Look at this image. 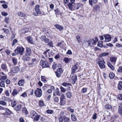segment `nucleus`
Here are the masks:
<instances>
[{
    "label": "nucleus",
    "mask_w": 122,
    "mask_h": 122,
    "mask_svg": "<svg viewBox=\"0 0 122 122\" xmlns=\"http://www.w3.org/2000/svg\"><path fill=\"white\" fill-rule=\"evenodd\" d=\"M26 49L25 54L23 55L22 59L25 61H28L30 59V58L29 56L31 54L32 51L30 47H26Z\"/></svg>",
    "instance_id": "obj_1"
},
{
    "label": "nucleus",
    "mask_w": 122,
    "mask_h": 122,
    "mask_svg": "<svg viewBox=\"0 0 122 122\" xmlns=\"http://www.w3.org/2000/svg\"><path fill=\"white\" fill-rule=\"evenodd\" d=\"M25 50L24 48L22 46L17 47L14 51V52L16 54H19L23 55Z\"/></svg>",
    "instance_id": "obj_2"
},
{
    "label": "nucleus",
    "mask_w": 122,
    "mask_h": 122,
    "mask_svg": "<svg viewBox=\"0 0 122 122\" xmlns=\"http://www.w3.org/2000/svg\"><path fill=\"white\" fill-rule=\"evenodd\" d=\"M31 117L34 119L35 121H37L39 120L40 116L38 115L34 111H32L31 112Z\"/></svg>",
    "instance_id": "obj_3"
},
{
    "label": "nucleus",
    "mask_w": 122,
    "mask_h": 122,
    "mask_svg": "<svg viewBox=\"0 0 122 122\" xmlns=\"http://www.w3.org/2000/svg\"><path fill=\"white\" fill-rule=\"evenodd\" d=\"M40 6L39 5H36L35 7V9L36 12L33 13V14L36 16H38L39 14H41V12L39 9Z\"/></svg>",
    "instance_id": "obj_4"
},
{
    "label": "nucleus",
    "mask_w": 122,
    "mask_h": 122,
    "mask_svg": "<svg viewBox=\"0 0 122 122\" xmlns=\"http://www.w3.org/2000/svg\"><path fill=\"white\" fill-rule=\"evenodd\" d=\"M34 93L36 97H40L42 95V90L41 89L37 88Z\"/></svg>",
    "instance_id": "obj_5"
},
{
    "label": "nucleus",
    "mask_w": 122,
    "mask_h": 122,
    "mask_svg": "<svg viewBox=\"0 0 122 122\" xmlns=\"http://www.w3.org/2000/svg\"><path fill=\"white\" fill-rule=\"evenodd\" d=\"M40 64L42 65V66L43 68L48 67H50L47 61H44L43 60H41L40 62Z\"/></svg>",
    "instance_id": "obj_6"
},
{
    "label": "nucleus",
    "mask_w": 122,
    "mask_h": 122,
    "mask_svg": "<svg viewBox=\"0 0 122 122\" xmlns=\"http://www.w3.org/2000/svg\"><path fill=\"white\" fill-rule=\"evenodd\" d=\"M87 42L88 43V45L91 47H93L95 44H96V42L95 41V40L93 39L92 40L91 39H89Z\"/></svg>",
    "instance_id": "obj_7"
},
{
    "label": "nucleus",
    "mask_w": 122,
    "mask_h": 122,
    "mask_svg": "<svg viewBox=\"0 0 122 122\" xmlns=\"http://www.w3.org/2000/svg\"><path fill=\"white\" fill-rule=\"evenodd\" d=\"M103 36L105 39L104 41L105 42H109L111 41L112 37L109 34L104 35H103Z\"/></svg>",
    "instance_id": "obj_8"
},
{
    "label": "nucleus",
    "mask_w": 122,
    "mask_h": 122,
    "mask_svg": "<svg viewBox=\"0 0 122 122\" xmlns=\"http://www.w3.org/2000/svg\"><path fill=\"white\" fill-rule=\"evenodd\" d=\"M99 62L98 63V65L101 69L104 68L105 67V62L104 60L100 61L99 60Z\"/></svg>",
    "instance_id": "obj_9"
},
{
    "label": "nucleus",
    "mask_w": 122,
    "mask_h": 122,
    "mask_svg": "<svg viewBox=\"0 0 122 122\" xmlns=\"http://www.w3.org/2000/svg\"><path fill=\"white\" fill-rule=\"evenodd\" d=\"M20 71V68L18 66L13 67L11 70V71L13 73H16Z\"/></svg>",
    "instance_id": "obj_10"
},
{
    "label": "nucleus",
    "mask_w": 122,
    "mask_h": 122,
    "mask_svg": "<svg viewBox=\"0 0 122 122\" xmlns=\"http://www.w3.org/2000/svg\"><path fill=\"white\" fill-rule=\"evenodd\" d=\"M67 5L70 10L71 11L75 10V7L74 6V3H72L69 2L68 3Z\"/></svg>",
    "instance_id": "obj_11"
},
{
    "label": "nucleus",
    "mask_w": 122,
    "mask_h": 122,
    "mask_svg": "<svg viewBox=\"0 0 122 122\" xmlns=\"http://www.w3.org/2000/svg\"><path fill=\"white\" fill-rule=\"evenodd\" d=\"M53 95L54 96H55L56 95H58L60 96L61 95L60 92H59V89L57 88H56L53 93Z\"/></svg>",
    "instance_id": "obj_12"
},
{
    "label": "nucleus",
    "mask_w": 122,
    "mask_h": 122,
    "mask_svg": "<svg viewBox=\"0 0 122 122\" xmlns=\"http://www.w3.org/2000/svg\"><path fill=\"white\" fill-rule=\"evenodd\" d=\"M77 76L76 75H72L71 79L73 81L72 82V83L73 84H74L76 83V81L77 80Z\"/></svg>",
    "instance_id": "obj_13"
},
{
    "label": "nucleus",
    "mask_w": 122,
    "mask_h": 122,
    "mask_svg": "<svg viewBox=\"0 0 122 122\" xmlns=\"http://www.w3.org/2000/svg\"><path fill=\"white\" fill-rule=\"evenodd\" d=\"M54 26L60 31H61L63 29V27L58 24H56Z\"/></svg>",
    "instance_id": "obj_14"
},
{
    "label": "nucleus",
    "mask_w": 122,
    "mask_h": 122,
    "mask_svg": "<svg viewBox=\"0 0 122 122\" xmlns=\"http://www.w3.org/2000/svg\"><path fill=\"white\" fill-rule=\"evenodd\" d=\"M78 68L77 66L76 65H74L72 67L71 69V74L74 73Z\"/></svg>",
    "instance_id": "obj_15"
},
{
    "label": "nucleus",
    "mask_w": 122,
    "mask_h": 122,
    "mask_svg": "<svg viewBox=\"0 0 122 122\" xmlns=\"http://www.w3.org/2000/svg\"><path fill=\"white\" fill-rule=\"evenodd\" d=\"M27 40L29 43L32 44H33L34 42L32 38L30 36H28L27 37Z\"/></svg>",
    "instance_id": "obj_16"
},
{
    "label": "nucleus",
    "mask_w": 122,
    "mask_h": 122,
    "mask_svg": "<svg viewBox=\"0 0 122 122\" xmlns=\"http://www.w3.org/2000/svg\"><path fill=\"white\" fill-rule=\"evenodd\" d=\"M97 0H89V4L92 6L93 5V3L95 4L97 2Z\"/></svg>",
    "instance_id": "obj_17"
},
{
    "label": "nucleus",
    "mask_w": 122,
    "mask_h": 122,
    "mask_svg": "<svg viewBox=\"0 0 122 122\" xmlns=\"http://www.w3.org/2000/svg\"><path fill=\"white\" fill-rule=\"evenodd\" d=\"M109 53L108 52H104L102 53L99 55V57H102L104 56H107L109 55Z\"/></svg>",
    "instance_id": "obj_18"
},
{
    "label": "nucleus",
    "mask_w": 122,
    "mask_h": 122,
    "mask_svg": "<svg viewBox=\"0 0 122 122\" xmlns=\"http://www.w3.org/2000/svg\"><path fill=\"white\" fill-rule=\"evenodd\" d=\"M11 113V111L8 109L6 110L5 112L2 113V114L4 115H9Z\"/></svg>",
    "instance_id": "obj_19"
},
{
    "label": "nucleus",
    "mask_w": 122,
    "mask_h": 122,
    "mask_svg": "<svg viewBox=\"0 0 122 122\" xmlns=\"http://www.w3.org/2000/svg\"><path fill=\"white\" fill-rule=\"evenodd\" d=\"M118 88L119 90L122 89V82L121 81H119L118 84Z\"/></svg>",
    "instance_id": "obj_20"
},
{
    "label": "nucleus",
    "mask_w": 122,
    "mask_h": 122,
    "mask_svg": "<svg viewBox=\"0 0 122 122\" xmlns=\"http://www.w3.org/2000/svg\"><path fill=\"white\" fill-rule=\"evenodd\" d=\"M1 67L2 69L4 70H6L7 68L6 65L3 63L1 65Z\"/></svg>",
    "instance_id": "obj_21"
},
{
    "label": "nucleus",
    "mask_w": 122,
    "mask_h": 122,
    "mask_svg": "<svg viewBox=\"0 0 122 122\" xmlns=\"http://www.w3.org/2000/svg\"><path fill=\"white\" fill-rule=\"evenodd\" d=\"M24 83V80H22L19 81L18 82V84L20 86H23Z\"/></svg>",
    "instance_id": "obj_22"
},
{
    "label": "nucleus",
    "mask_w": 122,
    "mask_h": 122,
    "mask_svg": "<svg viewBox=\"0 0 122 122\" xmlns=\"http://www.w3.org/2000/svg\"><path fill=\"white\" fill-rule=\"evenodd\" d=\"M117 60V58L114 56L111 57L110 58V61L112 62H115Z\"/></svg>",
    "instance_id": "obj_23"
},
{
    "label": "nucleus",
    "mask_w": 122,
    "mask_h": 122,
    "mask_svg": "<svg viewBox=\"0 0 122 122\" xmlns=\"http://www.w3.org/2000/svg\"><path fill=\"white\" fill-rule=\"evenodd\" d=\"M74 6L75 7V10L79 9V7H81L79 3L75 4L74 3Z\"/></svg>",
    "instance_id": "obj_24"
},
{
    "label": "nucleus",
    "mask_w": 122,
    "mask_h": 122,
    "mask_svg": "<svg viewBox=\"0 0 122 122\" xmlns=\"http://www.w3.org/2000/svg\"><path fill=\"white\" fill-rule=\"evenodd\" d=\"M18 93V92L17 89H14L12 93V94L13 96H15L17 95Z\"/></svg>",
    "instance_id": "obj_25"
},
{
    "label": "nucleus",
    "mask_w": 122,
    "mask_h": 122,
    "mask_svg": "<svg viewBox=\"0 0 122 122\" xmlns=\"http://www.w3.org/2000/svg\"><path fill=\"white\" fill-rule=\"evenodd\" d=\"M21 105H19L16 106L15 108V110L16 111H19L21 109Z\"/></svg>",
    "instance_id": "obj_26"
},
{
    "label": "nucleus",
    "mask_w": 122,
    "mask_h": 122,
    "mask_svg": "<svg viewBox=\"0 0 122 122\" xmlns=\"http://www.w3.org/2000/svg\"><path fill=\"white\" fill-rule=\"evenodd\" d=\"M12 61L14 65H15L17 64V61L16 58H12Z\"/></svg>",
    "instance_id": "obj_27"
},
{
    "label": "nucleus",
    "mask_w": 122,
    "mask_h": 122,
    "mask_svg": "<svg viewBox=\"0 0 122 122\" xmlns=\"http://www.w3.org/2000/svg\"><path fill=\"white\" fill-rule=\"evenodd\" d=\"M109 77L111 79H112L115 76V74L113 73H111L109 74Z\"/></svg>",
    "instance_id": "obj_28"
},
{
    "label": "nucleus",
    "mask_w": 122,
    "mask_h": 122,
    "mask_svg": "<svg viewBox=\"0 0 122 122\" xmlns=\"http://www.w3.org/2000/svg\"><path fill=\"white\" fill-rule=\"evenodd\" d=\"M107 64L108 67H110L112 70H114V66L110 62H108Z\"/></svg>",
    "instance_id": "obj_29"
},
{
    "label": "nucleus",
    "mask_w": 122,
    "mask_h": 122,
    "mask_svg": "<svg viewBox=\"0 0 122 122\" xmlns=\"http://www.w3.org/2000/svg\"><path fill=\"white\" fill-rule=\"evenodd\" d=\"M66 95L68 98H70L72 96V93L70 92H66Z\"/></svg>",
    "instance_id": "obj_30"
},
{
    "label": "nucleus",
    "mask_w": 122,
    "mask_h": 122,
    "mask_svg": "<svg viewBox=\"0 0 122 122\" xmlns=\"http://www.w3.org/2000/svg\"><path fill=\"white\" fill-rule=\"evenodd\" d=\"M71 117L72 120L73 121H75L77 120L76 117L74 115L71 114Z\"/></svg>",
    "instance_id": "obj_31"
},
{
    "label": "nucleus",
    "mask_w": 122,
    "mask_h": 122,
    "mask_svg": "<svg viewBox=\"0 0 122 122\" xmlns=\"http://www.w3.org/2000/svg\"><path fill=\"white\" fill-rule=\"evenodd\" d=\"M63 61L66 63H67L70 61V59L66 57L64 59Z\"/></svg>",
    "instance_id": "obj_32"
},
{
    "label": "nucleus",
    "mask_w": 122,
    "mask_h": 122,
    "mask_svg": "<svg viewBox=\"0 0 122 122\" xmlns=\"http://www.w3.org/2000/svg\"><path fill=\"white\" fill-rule=\"evenodd\" d=\"M118 112L120 114H122V107L121 106H119L118 110Z\"/></svg>",
    "instance_id": "obj_33"
},
{
    "label": "nucleus",
    "mask_w": 122,
    "mask_h": 122,
    "mask_svg": "<svg viewBox=\"0 0 122 122\" xmlns=\"http://www.w3.org/2000/svg\"><path fill=\"white\" fill-rule=\"evenodd\" d=\"M103 42L102 41H99L98 42L97 45L98 46L101 47H102L103 45L102 44V43Z\"/></svg>",
    "instance_id": "obj_34"
},
{
    "label": "nucleus",
    "mask_w": 122,
    "mask_h": 122,
    "mask_svg": "<svg viewBox=\"0 0 122 122\" xmlns=\"http://www.w3.org/2000/svg\"><path fill=\"white\" fill-rule=\"evenodd\" d=\"M1 78H0V80L1 81H3V80H5L7 78V77L6 76H1Z\"/></svg>",
    "instance_id": "obj_35"
},
{
    "label": "nucleus",
    "mask_w": 122,
    "mask_h": 122,
    "mask_svg": "<svg viewBox=\"0 0 122 122\" xmlns=\"http://www.w3.org/2000/svg\"><path fill=\"white\" fill-rule=\"evenodd\" d=\"M5 86V82L3 81H1L0 82V86L1 87H4Z\"/></svg>",
    "instance_id": "obj_36"
},
{
    "label": "nucleus",
    "mask_w": 122,
    "mask_h": 122,
    "mask_svg": "<svg viewBox=\"0 0 122 122\" xmlns=\"http://www.w3.org/2000/svg\"><path fill=\"white\" fill-rule=\"evenodd\" d=\"M64 122H69L70 119L68 117H64Z\"/></svg>",
    "instance_id": "obj_37"
},
{
    "label": "nucleus",
    "mask_w": 122,
    "mask_h": 122,
    "mask_svg": "<svg viewBox=\"0 0 122 122\" xmlns=\"http://www.w3.org/2000/svg\"><path fill=\"white\" fill-rule=\"evenodd\" d=\"M56 72H58V73H61L63 72V70L61 68H59L57 70V71Z\"/></svg>",
    "instance_id": "obj_38"
},
{
    "label": "nucleus",
    "mask_w": 122,
    "mask_h": 122,
    "mask_svg": "<svg viewBox=\"0 0 122 122\" xmlns=\"http://www.w3.org/2000/svg\"><path fill=\"white\" fill-rule=\"evenodd\" d=\"M16 104V102L15 101H12L11 102V106L13 107H15Z\"/></svg>",
    "instance_id": "obj_39"
},
{
    "label": "nucleus",
    "mask_w": 122,
    "mask_h": 122,
    "mask_svg": "<svg viewBox=\"0 0 122 122\" xmlns=\"http://www.w3.org/2000/svg\"><path fill=\"white\" fill-rule=\"evenodd\" d=\"M71 84L70 83L64 82L62 84V85L66 87L68 86L71 85Z\"/></svg>",
    "instance_id": "obj_40"
},
{
    "label": "nucleus",
    "mask_w": 122,
    "mask_h": 122,
    "mask_svg": "<svg viewBox=\"0 0 122 122\" xmlns=\"http://www.w3.org/2000/svg\"><path fill=\"white\" fill-rule=\"evenodd\" d=\"M2 30H4V32L7 34H8L9 31L8 30L4 28H3Z\"/></svg>",
    "instance_id": "obj_41"
},
{
    "label": "nucleus",
    "mask_w": 122,
    "mask_h": 122,
    "mask_svg": "<svg viewBox=\"0 0 122 122\" xmlns=\"http://www.w3.org/2000/svg\"><path fill=\"white\" fill-rule=\"evenodd\" d=\"M18 41L16 39H15L13 40V43L12 44V46H14L15 44V43L17 42Z\"/></svg>",
    "instance_id": "obj_42"
},
{
    "label": "nucleus",
    "mask_w": 122,
    "mask_h": 122,
    "mask_svg": "<svg viewBox=\"0 0 122 122\" xmlns=\"http://www.w3.org/2000/svg\"><path fill=\"white\" fill-rule=\"evenodd\" d=\"M55 73H56V76L58 78H59L60 77L61 75V73H58V72L56 71L55 72Z\"/></svg>",
    "instance_id": "obj_43"
},
{
    "label": "nucleus",
    "mask_w": 122,
    "mask_h": 122,
    "mask_svg": "<svg viewBox=\"0 0 122 122\" xmlns=\"http://www.w3.org/2000/svg\"><path fill=\"white\" fill-rule=\"evenodd\" d=\"M60 88L62 92H64L66 91V89L61 86L60 87Z\"/></svg>",
    "instance_id": "obj_44"
},
{
    "label": "nucleus",
    "mask_w": 122,
    "mask_h": 122,
    "mask_svg": "<svg viewBox=\"0 0 122 122\" xmlns=\"http://www.w3.org/2000/svg\"><path fill=\"white\" fill-rule=\"evenodd\" d=\"M105 108L107 109H111L112 107L109 105H107L105 106Z\"/></svg>",
    "instance_id": "obj_45"
},
{
    "label": "nucleus",
    "mask_w": 122,
    "mask_h": 122,
    "mask_svg": "<svg viewBox=\"0 0 122 122\" xmlns=\"http://www.w3.org/2000/svg\"><path fill=\"white\" fill-rule=\"evenodd\" d=\"M0 104L5 105H6V103L4 101H0Z\"/></svg>",
    "instance_id": "obj_46"
},
{
    "label": "nucleus",
    "mask_w": 122,
    "mask_h": 122,
    "mask_svg": "<svg viewBox=\"0 0 122 122\" xmlns=\"http://www.w3.org/2000/svg\"><path fill=\"white\" fill-rule=\"evenodd\" d=\"M39 105L40 107H41L44 105V102L42 101H40L39 102Z\"/></svg>",
    "instance_id": "obj_47"
},
{
    "label": "nucleus",
    "mask_w": 122,
    "mask_h": 122,
    "mask_svg": "<svg viewBox=\"0 0 122 122\" xmlns=\"http://www.w3.org/2000/svg\"><path fill=\"white\" fill-rule=\"evenodd\" d=\"M64 100L60 99V103L61 105H63L65 104V101Z\"/></svg>",
    "instance_id": "obj_48"
},
{
    "label": "nucleus",
    "mask_w": 122,
    "mask_h": 122,
    "mask_svg": "<svg viewBox=\"0 0 122 122\" xmlns=\"http://www.w3.org/2000/svg\"><path fill=\"white\" fill-rule=\"evenodd\" d=\"M67 109L71 112H74V110L71 109L70 107H68L67 108Z\"/></svg>",
    "instance_id": "obj_49"
},
{
    "label": "nucleus",
    "mask_w": 122,
    "mask_h": 122,
    "mask_svg": "<svg viewBox=\"0 0 122 122\" xmlns=\"http://www.w3.org/2000/svg\"><path fill=\"white\" fill-rule=\"evenodd\" d=\"M95 8L96 10L99 11L100 9V6L98 5H97L95 6Z\"/></svg>",
    "instance_id": "obj_50"
},
{
    "label": "nucleus",
    "mask_w": 122,
    "mask_h": 122,
    "mask_svg": "<svg viewBox=\"0 0 122 122\" xmlns=\"http://www.w3.org/2000/svg\"><path fill=\"white\" fill-rule=\"evenodd\" d=\"M18 15L20 16L21 17H23L25 16V14L22 12H20L18 13Z\"/></svg>",
    "instance_id": "obj_51"
},
{
    "label": "nucleus",
    "mask_w": 122,
    "mask_h": 122,
    "mask_svg": "<svg viewBox=\"0 0 122 122\" xmlns=\"http://www.w3.org/2000/svg\"><path fill=\"white\" fill-rule=\"evenodd\" d=\"M117 98L120 100H122V94H120L117 97Z\"/></svg>",
    "instance_id": "obj_52"
},
{
    "label": "nucleus",
    "mask_w": 122,
    "mask_h": 122,
    "mask_svg": "<svg viewBox=\"0 0 122 122\" xmlns=\"http://www.w3.org/2000/svg\"><path fill=\"white\" fill-rule=\"evenodd\" d=\"M48 45L52 47L53 46V42L52 41H50L49 42L48 44Z\"/></svg>",
    "instance_id": "obj_53"
},
{
    "label": "nucleus",
    "mask_w": 122,
    "mask_h": 122,
    "mask_svg": "<svg viewBox=\"0 0 122 122\" xmlns=\"http://www.w3.org/2000/svg\"><path fill=\"white\" fill-rule=\"evenodd\" d=\"M1 14L2 15L4 16H5L8 15V13L4 11L2 12H1Z\"/></svg>",
    "instance_id": "obj_54"
},
{
    "label": "nucleus",
    "mask_w": 122,
    "mask_h": 122,
    "mask_svg": "<svg viewBox=\"0 0 122 122\" xmlns=\"http://www.w3.org/2000/svg\"><path fill=\"white\" fill-rule=\"evenodd\" d=\"M55 14L57 15H59L60 13V12L57 9H56L55 10Z\"/></svg>",
    "instance_id": "obj_55"
},
{
    "label": "nucleus",
    "mask_w": 122,
    "mask_h": 122,
    "mask_svg": "<svg viewBox=\"0 0 122 122\" xmlns=\"http://www.w3.org/2000/svg\"><path fill=\"white\" fill-rule=\"evenodd\" d=\"M92 118L93 119L95 120L97 118V114L96 113L94 114Z\"/></svg>",
    "instance_id": "obj_56"
},
{
    "label": "nucleus",
    "mask_w": 122,
    "mask_h": 122,
    "mask_svg": "<svg viewBox=\"0 0 122 122\" xmlns=\"http://www.w3.org/2000/svg\"><path fill=\"white\" fill-rule=\"evenodd\" d=\"M64 118L63 117H60L59 119V122H62L63 120H64Z\"/></svg>",
    "instance_id": "obj_57"
},
{
    "label": "nucleus",
    "mask_w": 122,
    "mask_h": 122,
    "mask_svg": "<svg viewBox=\"0 0 122 122\" xmlns=\"http://www.w3.org/2000/svg\"><path fill=\"white\" fill-rule=\"evenodd\" d=\"M76 38L78 41L79 43H80L81 42V41L80 39V37L79 36H76Z\"/></svg>",
    "instance_id": "obj_58"
},
{
    "label": "nucleus",
    "mask_w": 122,
    "mask_h": 122,
    "mask_svg": "<svg viewBox=\"0 0 122 122\" xmlns=\"http://www.w3.org/2000/svg\"><path fill=\"white\" fill-rule=\"evenodd\" d=\"M117 71L119 72H122V66H120L119 69L117 70Z\"/></svg>",
    "instance_id": "obj_59"
},
{
    "label": "nucleus",
    "mask_w": 122,
    "mask_h": 122,
    "mask_svg": "<svg viewBox=\"0 0 122 122\" xmlns=\"http://www.w3.org/2000/svg\"><path fill=\"white\" fill-rule=\"evenodd\" d=\"M46 38V36H41V40L42 41H44L45 38Z\"/></svg>",
    "instance_id": "obj_60"
},
{
    "label": "nucleus",
    "mask_w": 122,
    "mask_h": 122,
    "mask_svg": "<svg viewBox=\"0 0 122 122\" xmlns=\"http://www.w3.org/2000/svg\"><path fill=\"white\" fill-rule=\"evenodd\" d=\"M47 112L48 114H52L53 112V111L52 110H48L46 111Z\"/></svg>",
    "instance_id": "obj_61"
},
{
    "label": "nucleus",
    "mask_w": 122,
    "mask_h": 122,
    "mask_svg": "<svg viewBox=\"0 0 122 122\" xmlns=\"http://www.w3.org/2000/svg\"><path fill=\"white\" fill-rule=\"evenodd\" d=\"M9 19V17H6L5 20V21L7 24L8 23V20Z\"/></svg>",
    "instance_id": "obj_62"
},
{
    "label": "nucleus",
    "mask_w": 122,
    "mask_h": 122,
    "mask_svg": "<svg viewBox=\"0 0 122 122\" xmlns=\"http://www.w3.org/2000/svg\"><path fill=\"white\" fill-rule=\"evenodd\" d=\"M20 96L22 97H27V94L26 92H25L24 93H23Z\"/></svg>",
    "instance_id": "obj_63"
},
{
    "label": "nucleus",
    "mask_w": 122,
    "mask_h": 122,
    "mask_svg": "<svg viewBox=\"0 0 122 122\" xmlns=\"http://www.w3.org/2000/svg\"><path fill=\"white\" fill-rule=\"evenodd\" d=\"M87 91V89L86 88H83L82 90V93H84L86 92Z\"/></svg>",
    "instance_id": "obj_64"
}]
</instances>
